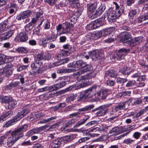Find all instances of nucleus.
Here are the masks:
<instances>
[{
    "mask_svg": "<svg viewBox=\"0 0 148 148\" xmlns=\"http://www.w3.org/2000/svg\"><path fill=\"white\" fill-rule=\"evenodd\" d=\"M92 69V67L91 65L87 64L84 67H83L82 69H80L76 73L73 75V78L79 82H82L83 83L79 84L77 86V89L83 88L91 84L89 83L88 80V76L87 75L81 76V75L87 71H90Z\"/></svg>",
    "mask_w": 148,
    "mask_h": 148,
    "instance_id": "1",
    "label": "nucleus"
},
{
    "mask_svg": "<svg viewBox=\"0 0 148 148\" xmlns=\"http://www.w3.org/2000/svg\"><path fill=\"white\" fill-rule=\"evenodd\" d=\"M131 34L129 32H124L121 33L120 35V41L126 46L134 47L138 45L143 40V38L138 37L128 40L131 38Z\"/></svg>",
    "mask_w": 148,
    "mask_h": 148,
    "instance_id": "2",
    "label": "nucleus"
},
{
    "mask_svg": "<svg viewBox=\"0 0 148 148\" xmlns=\"http://www.w3.org/2000/svg\"><path fill=\"white\" fill-rule=\"evenodd\" d=\"M114 3L115 5L116 10L111 12L107 11L103 16L104 20L107 17L108 21L111 23L114 22L117 18L120 17L124 10V8L122 5L119 6L116 2H114Z\"/></svg>",
    "mask_w": 148,
    "mask_h": 148,
    "instance_id": "3",
    "label": "nucleus"
},
{
    "mask_svg": "<svg viewBox=\"0 0 148 148\" xmlns=\"http://www.w3.org/2000/svg\"><path fill=\"white\" fill-rule=\"evenodd\" d=\"M97 86L94 85L87 89L84 91L78 97L77 100L81 101H84L87 98H93L94 93L97 91Z\"/></svg>",
    "mask_w": 148,
    "mask_h": 148,
    "instance_id": "4",
    "label": "nucleus"
},
{
    "mask_svg": "<svg viewBox=\"0 0 148 148\" xmlns=\"http://www.w3.org/2000/svg\"><path fill=\"white\" fill-rule=\"evenodd\" d=\"M86 65V63L82 60H79L70 63L67 65L68 67L70 68L64 70L65 73H71L75 71L77 69H82L83 67Z\"/></svg>",
    "mask_w": 148,
    "mask_h": 148,
    "instance_id": "5",
    "label": "nucleus"
},
{
    "mask_svg": "<svg viewBox=\"0 0 148 148\" xmlns=\"http://www.w3.org/2000/svg\"><path fill=\"white\" fill-rule=\"evenodd\" d=\"M8 133H10L11 136H8L7 140V144L8 147H11L21 138L14 131L10 130Z\"/></svg>",
    "mask_w": 148,
    "mask_h": 148,
    "instance_id": "6",
    "label": "nucleus"
},
{
    "mask_svg": "<svg viewBox=\"0 0 148 148\" xmlns=\"http://www.w3.org/2000/svg\"><path fill=\"white\" fill-rule=\"evenodd\" d=\"M84 58L88 59H89V56H91V57L93 60H95L96 59H100L101 57L102 54L98 50H96L92 52L87 51L83 53Z\"/></svg>",
    "mask_w": 148,
    "mask_h": 148,
    "instance_id": "7",
    "label": "nucleus"
},
{
    "mask_svg": "<svg viewBox=\"0 0 148 148\" xmlns=\"http://www.w3.org/2000/svg\"><path fill=\"white\" fill-rule=\"evenodd\" d=\"M56 81L58 82V83L53 86L49 87L48 88V89L50 91H52L57 90L62 88L66 84V81L62 77H60L56 80Z\"/></svg>",
    "mask_w": 148,
    "mask_h": 148,
    "instance_id": "8",
    "label": "nucleus"
},
{
    "mask_svg": "<svg viewBox=\"0 0 148 148\" xmlns=\"http://www.w3.org/2000/svg\"><path fill=\"white\" fill-rule=\"evenodd\" d=\"M71 51L70 50L62 51L60 53L58 54L57 58L58 60H60L62 64L66 63L68 62L69 60L68 58L64 59H63V56H68L70 55Z\"/></svg>",
    "mask_w": 148,
    "mask_h": 148,
    "instance_id": "9",
    "label": "nucleus"
},
{
    "mask_svg": "<svg viewBox=\"0 0 148 148\" xmlns=\"http://www.w3.org/2000/svg\"><path fill=\"white\" fill-rule=\"evenodd\" d=\"M110 104H107L100 106L98 107L97 110L95 113L97 116H104L109 110L108 108Z\"/></svg>",
    "mask_w": 148,
    "mask_h": 148,
    "instance_id": "10",
    "label": "nucleus"
},
{
    "mask_svg": "<svg viewBox=\"0 0 148 148\" xmlns=\"http://www.w3.org/2000/svg\"><path fill=\"white\" fill-rule=\"evenodd\" d=\"M126 103V102H123L119 103L115 106L114 109L110 110L109 113L110 114H113L119 111L125 109Z\"/></svg>",
    "mask_w": 148,
    "mask_h": 148,
    "instance_id": "11",
    "label": "nucleus"
},
{
    "mask_svg": "<svg viewBox=\"0 0 148 148\" xmlns=\"http://www.w3.org/2000/svg\"><path fill=\"white\" fill-rule=\"evenodd\" d=\"M30 111L29 108H27L26 107H24L22 110L19 111L17 115L14 117L16 119V121H19L25 116Z\"/></svg>",
    "mask_w": 148,
    "mask_h": 148,
    "instance_id": "12",
    "label": "nucleus"
},
{
    "mask_svg": "<svg viewBox=\"0 0 148 148\" xmlns=\"http://www.w3.org/2000/svg\"><path fill=\"white\" fill-rule=\"evenodd\" d=\"M32 14L31 10H28L21 12L18 14L16 18L18 20H21V19H24L26 18H28Z\"/></svg>",
    "mask_w": 148,
    "mask_h": 148,
    "instance_id": "13",
    "label": "nucleus"
},
{
    "mask_svg": "<svg viewBox=\"0 0 148 148\" xmlns=\"http://www.w3.org/2000/svg\"><path fill=\"white\" fill-rule=\"evenodd\" d=\"M28 127V125L27 124H24L14 131L21 138L23 136V132L27 130Z\"/></svg>",
    "mask_w": 148,
    "mask_h": 148,
    "instance_id": "14",
    "label": "nucleus"
},
{
    "mask_svg": "<svg viewBox=\"0 0 148 148\" xmlns=\"http://www.w3.org/2000/svg\"><path fill=\"white\" fill-rule=\"evenodd\" d=\"M63 142L61 137L56 138L53 140L51 144V148H60Z\"/></svg>",
    "mask_w": 148,
    "mask_h": 148,
    "instance_id": "15",
    "label": "nucleus"
},
{
    "mask_svg": "<svg viewBox=\"0 0 148 148\" xmlns=\"http://www.w3.org/2000/svg\"><path fill=\"white\" fill-rule=\"evenodd\" d=\"M125 131L123 127H115L110 130L109 132L113 135H118L124 132Z\"/></svg>",
    "mask_w": 148,
    "mask_h": 148,
    "instance_id": "16",
    "label": "nucleus"
},
{
    "mask_svg": "<svg viewBox=\"0 0 148 148\" xmlns=\"http://www.w3.org/2000/svg\"><path fill=\"white\" fill-rule=\"evenodd\" d=\"M12 65L11 63H9L6 65L3 69V71L5 73V76L8 77L12 73Z\"/></svg>",
    "mask_w": 148,
    "mask_h": 148,
    "instance_id": "17",
    "label": "nucleus"
},
{
    "mask_svg": "<svg viewBox=\"0 0 148 148\" xmlns=\"http://www.w3.org/2000/svg\"><path fill=\"white\" fill-rule=\"evenodd\" d=\"M70 22L69 23H68V22H66L62 24V32L59 34V35H60L62 34L68 33L70 30Z\"/></svg>",
    "mask_w": 148,
    "mask_h": 148,
    "instance_id": "18",
    "label": "nucleus"
},
{
    "mask_svg": "<svg viewBox=\"0 0 148 148\" xmlns=\"http://www.w3.org/2000/svg\"><path fill=\"white\" fill-rule=\"evenodd\" d=\"M130 51L129 49L122 48L120 49L116 54L118 57V59L119 60L124 58L125 56L124 53Z\"/></svg>",
    "mask_w": 148,
    "mask_h": 148,
    "instance_id": "19",
    "label": "nucleus"
},
{
    "mask_svg": "<svg viewBox=\"0 0 148 148\" xmlns=\"http://www.w3.org/2000/svg\"><path fill=\"white\" fill-rule=\"evenodd\" d=\"M17 38L21 42H25L28 39L27 34L25 32L19 33L18 35Z\"/></svg>",
    "mask_w": 148,
    "mask_h": 148,
    "instance_id": "20",
    "label": "nucleus"
},
{
    "mask_svg": "<svg viewBox=\"0 0 148 148\" xmlns=\"http://www.w3.org/2000/svg\"><path fill=\"white\" fill-rule=\"evenodd\" d=\"M36 13L35 17L38 19L40 17V23L39 24V25L40 26L42 25L44 21L43 17L42 16L43 13V11L41 9H39L38 11L36 12Z\"/></svg>",
    "mask_w": 148,
    "mask_h": 148,
    "instance_id": "21",
    "label": "nucleus"
},
{
    "mask_svg": "<svg viewBox=\"0 0 148 148\" xmlns=\"http://www.w3.org/2000/svg\"><path fill=\"white\" fill-rule=\"evenodd\" d=\"M14 31L13 30H10L4 33L2 35V39L5 40L10 38L13 34Z\"/></svg>",
    "mask_w": 148,
    "mask_h": 148,
    "instance_id": "22",
    "label": "nucleus"
},
{
    "mask_svg": "<svg viewBox=\"0 0 148 148\" xmlns=\"http://www.w3.org/2000/svg\"><path fill=\"white\" fill-rule=\"evenodd\" d=\"M128 101L131 102L132 105H140L142 104V101L141 99L140 98L136 99L131 98Z\"/></svg>",
    "mask_w": 148,
    "mask_h": 148,
    "instance_id": "23",
    "label": "nucleus"
},
{
    "mask_svg": "<svg viewBox=\"0 0 148 148\" xmlns=\"http://www.w3.org/2000/svg\"><path fill=\"white\" fill-rule=\"evenodd\" d=\"M13 112L11 111H10L3 114L0 117V122L1 121H3L5 120L10 117L13 114Z\"/></svg>",
    "mask_w": 148,
    "mask_h": 148,
    "instance_id": "24",
    "label": "nucleus"
},
{
    "mask_svg": "<svg viewBox=\"0 0 148 148\" xmlns=\"http://www.w3.org/2000/svg\"><path fill=\"white\" fill-rule=\"evenodd\" d=\"M89 118V116L86 115L85 116L83 119L79 121L74 126L75 127H78L81 125L85 123L86 121Z\"/></svg>",
    "mask_w": 148,
    "mask_h": 148,
    "instance_id": "25",
    "label": "nucleus"
},
{
    "mask_svg": "<svg viewBox=\"0 0 148 148\" xmlns=\"http://www.w3.org/2000/svg\"><path fill=\"white\" fill-rule=\"evenodd\" d=\"M97 5V3L95 2L87 5L88 10L91 13L94 12L96 8Z\"/></svg>",
    "mask_w": 148,
    "mask_h": 148,
    "instance_id": "26",
    "label": "nucleus"
},
{
    "mask_svg": "<svg viewBox=\"0 0 148 148\" xmlns=\"http://www.w3.org/2000/svg\"><path fill=\"white\" fill-rule=\"evenodd\" d=\"M95 92L94 93V96L95 98H93L92 99L90 100L91 102H93L96 101L97 100L101 99V93L100 91L97 92Z\"/></svg>",
    "mask_w": 148,
    "mask_h": 148,
    "instance_id": "27",
    "label": "nucleus"
},
{
    "mask_svg": "<svg viewBox=\"0 0 148 148\" xmlns=\"http://www.w3.org/2000/svg\"><path fill=\"white\" fill-rule=\"evenodd\" d=\"M120 72L123 75H128L131 73V71L129 68L124 66L120 70Z\"/></svg>",
    "mask_w": 148,
    "mask_h": 148,
    "instance_id": "28",
    "label": "nucleus"
},
{
    "mask_svg": "<svg viewBox=\"0 0 148 148\" xmlns=\"http://www.w3.org/2000/svg\"><path fill=\"white\" fill-rule=\"evenodd\" d=\"M74 139V135L73 134H71L67 136H65L62 138L63 141L66 142H70Z\"/></svg>",
    "mask_w": 148,
    "mask_h": 148,
    "instance_id": "29",
    "label": "nucleus"
},
{
    "mask_svg": "<svg viewBox=\"0 0 148 148\" xmlns=\"http://www.w3.org/2000/svg\"><path fill=\"white\" fill-rule=\"evenodd\" d=\"M104 20L103 18H100L94 22L96 28L102 25L103 24V21Z\"/></svg>",
    "mask_w": 148,
    "mask_h": 148,
    "instance_id": "30",
    "label": "nucleus"
},
{
    "mask_svg": "<svg viewBox=\"0 0 148 148\" xmlns=\"http://www.w3.org/2000/svg\"><path fill=\"white\" fill-rule=\"evenodd\" d=\"M70 6L72 8H75L79 3V0H68Z\"/></svg>",
    "mask_w": 148,
    "mask_h": 148,
    "instance_id": "31",
    "label": "nucleus"
},
{
    "mask_svg": "<svg viewBox=\"0 0 148 148\" xmlns=\"http://www.w3.org/2000/svg\"><path fill=\"white\" fill-rule=\"evenodd\" d=\"M41 64V63H40L39 62H37L36 61L32 63L31 65L32 69L34 71L36 70L37 71Z\"/></svg>",
    "mask_w": 148,
    "mask_h": 148,
    "instance_id": "32",
    "label": "nucleus"
},
{
    "mask_svg": "<svg viewBox=\"0 0 148 148\" xmlns=\"http://www.w3.org/2000/svg\"><path fill=\"white\" fill-rule=\"evenodd\" d=\"M106 74L109 77H114L116 76V73L113 70H110L106 71Z\"/></svg>",
    "mask_w": 148,
    "mask_h": 148,
    "instance_id": "33",
    "label": "nucleus"
},
{
    "mask_svg": "<svg viewBox=\"0 0 148 148\" xmlns=\"http://www.w3.org/2000/svg\"><path fill=\"white\" fill-rule=\"evenodd\" d=\"M17 10V7L15 5H13L10 7L8 9L9 13L11 14H15Z\"/></svg>",
    "mask_w": 148,
    "mask_h": 148,
    "instance_id": "34",
    "label": "nucleus"
},
{
    "mask_svg": "<svg viewBox=\"0 0 148 148\" xmlns=\"http://www.w3.org/2000/svg\"><path fill=\"white\" fill-rule=\"evenodd\" d=\"M95 107V106L93 104L89 105L86 106L85 107L79 109L80 111H86L90 110L92 109Z\"/></svg>",
    "mask_w": 148,
    "mask_h": 148,
    "instance_id": "35",
    "label": "nucleus"
},
{
    "mask_svg": "<svg viewBox=\"0 0 148 148\" xmlns=\"http://www.w3.org/2000/svg\"><path fill=\"white\" fill-rule=\"evenodd\" d=\"M17 121H16V119L14 117V118L11 120L10 121H8L4 125V127H8L14 124L15 122Z\"/></svg>",
    "mask_w": 148,
    "mask_h": 148,
    "instance_id": "36",
    "label": "nucleus"
},
{
    "mask_svg": "<svg viewBox=\"0 0 148 148\" xmlns=\"http://www.w3.org/2000/svg\"><path fill=\"white\" fill-rule=\"evenodd\" d=\"M67 18L69 21L71 22L75 23L77 21V18L73 14H69L67 16Z\"/></svg>",
    "mask_w": 148,
    "mask_h": 148,
    "instance_id": "37",
    "label": "nucleus"
},
{
    "mask_svg": "<svg viewBox=\"0 0 148 148\" xmlns=\"http://www.w3.org/2000/svg\"><path fill=\"white\" fill-rule=\"evenodd\" d=\"M83 10V8L82 7L79 8L73 14L77 18L81 15Z\"/></svg>",
    "mask_w": 148,
    "mask_h": 148,
    "instance_id": "38",
    "label": "nucleus"
},
{
    "mask_svg": "<svg viewBox=\"0 0 148 148\" xmlns=\"http://www.w3.org/2000/svg\"><path fill=\"white\" fill-rule=\"evenodd\" d=\"M37 131L35 128L33 129L28 131L25 134V136L28 137L34 134H37Z\"/></svg>",
    "mask_w": 148,
    "mask_h": 148,
    "instance_id": "39",
    "label": "nucleus"
},
{
    "mask_svg": "<svg viewBox=\"0 0 148 148\" xmlns=\"http://www.w3.org/2000/svg\"><path fill=\"white\" fill-rule=\"evenodd\" d=\"M135 85L138 87H142L145 86V84L143 82L138 79H137L136 81H135Z\"/></svg>",
    "mask_w": 148,
    "mask_h": 148,
    "instance_id": "40",
    "label": "nucleus"
},
{
    "mask_svg": "<svg viewBox=\"0 0 148 148\" xmlns=\"http://www.w3.org/2000/svg\"><path fill=\"white\" fill-rule=\"evenodd\" d=\"M101 99H104L107 96L108 92L106 89H102L101 90Z\"/></svg>",
    "mask_w": 148,
    "mask_h": 148,
    "instance_id": "41",
    "label": "nucleus"
},
{
    "mask_svg": "<svg viewBox=\"0 0 148 148\" xmlns=\"http://www.w3.org/2000/svg\"><path fill=\"white\" fill-rule=\"evenodd\" d=\"M17 103V101L12 98L11 101L10 102V103L8 105V108L10 109H12L14 107Z\"/></svg>",
    "mask_w": 148,
    "mask_h": 148,
    "instance_id": "42",
    "label": "nucleus"
},
{
    "mask_svg": "<svg viewBox=\"0 0 148 148\" xmlns=\"http://www.w3.org/2000/svg\"><path fill=\"white\" fill-rule=\"evenodd\" d=\"M97 124V121H92L88 123L86 126L88 127L91 128L94 127Z\"/></svg>",
    "mask_w": 148,
    "mask_h": 148,
    "instance_id": "43",
    "label": "nucleus"
},
{
    "mask_svg": "<svg viewBox=\"0 0 148 148\" xmlns=\"http://www.w3.org/2000/svg\"><path fill=\"white\" fill-rule=\"evenodd\" d=\"M75 99V97L74 94H71L66 98V101L68 103L73 101Z\"/></svg>",
    "mask_w": 148,
    "mask_h": 148,
    "instance_id": "44",
    "label": "nucleus"
},
{
    "mask_svg": "<svg viewBox=\"0 0 148 148\" xmlns=\"http://www.w3.org/2000/svg\"><path fill=\"white\" fill-rule=\"evenodd\" d=\"M95 27L94 22H92L87 25L86 28L89 30H92L96 29Z\"/></svg>",
    "mask_w": 148,
    "mask_h": 148,
    "instance_id": "45",
    "label": "nucleus"
},
{
    "mask_svg": "<svg viewBox=\"0 0 148 148\" xmlns=\"http://www.w3.org/2000/svg\"><path fill=\"white\" fill-rule=\"evenodd\" d=\"M44 27L45 29H48L50 27V22L48 19L45 20V22L44 24Z\"/></svg>",
    "mask_w": 148,
    "mask_h": 148,
    "instance_id": "46",
    "label": "nucleus"
},
{
    "mask_svg": "<svg viewBox=\"0 0 148 148\" xmlns=\"http://www.w3.org/2000/svg\"><path fill=\"white\" fill-rule=\"evenodd\" d=\"M135 81L132 80L128 81L125 85L126 87H132L135 85Z\"/></svg>",
    "mask_w": 148,
    "mask_h": 148,
    "instance_id": "47",
    "label": "nucleus"
},
{
    "mask_svg": "<svg viewBox=\"0 0 148 148\" xmlns=\"http://www.w3.org/2000/svg\"><path fill=\"white\" fill-rule=\"evenodd\" d=\"M102 36H106L108 34L110 35V31L108 29H103L101 30Z\"/></svg>",
    "mask_w": 148,
    "mask_h": 148,
    "instance_id": "48",
    "label": "nucleus"
},
{
    "mask_svg": "<svg viewBox=\"0 0 148 148\" xmlns=\"http://www.w3.org/2000/svg\"><path fill=\"white\" fill-rule=\"evenodd\" d=\"M127 80L126 78H123L119 77L117 79L116 82L119 84H123L126 82Z\"/></svg>",
    "mask_w": 148,
    "mask_h": 148,
    "instance_id": "49",
    "label": "nucleus"
},
{
    "mask_svg": "<svg viewBox=\"0 0 148 148\" xmlns=\"http://www.w3.org/2000/svg\"><path fill=\"white\" fill-rule=\"evenodd\" d=\"M137 19L138 22L139 23L142 22L143 21L147 20L144 14L140 16Z\"/></svg>",
    "mask_w": 148,
    "mask_h": 148,
    "instance_id": "50",
    "label": "nucleus"
},
{
    "mask_svg": "<svg viewBox=\"0 0 148 148\" xmlns=\"http://www.w3.org/2000/svg\"><path fill=\"white\" fill-rule=\"evenodd\" d=\"M28 67V65H21L17 66V70L18 71H21L23 70L26 69Z\"/></svg>",
    "mask_w": 148,
    "mask_h": 148,
    "instance_id": "51",
    "label": "nucleus"
},
{
    "mask_svg": "<svg viewBox=\"0 0 148 148\" xmlns=\"http://www.w3.org/2000/svg\"><path fill=\"white\" fill-rule=\"evenodd\" d=\"M134 141V140L131 139L130 138H128L125 139L123 141V143L124 144L130 145Z\"/></svg>",
    "mask_w": 148,
    "mask_h": 148,
    "instance_id": "52",
    "label": "nucleus"
},
{
    "mask_svg": "<svg viewBox=\"0 0 148 148\" xmlns=\"http://www.w3.org/2000/svg\"><path fill=\"white\" fill-rule=\"evenodd\" d=\"M33 26L31 23H29L25 27V30L27 32L31 30L33 28Z\"/></svg>",
    "mask_w": 148,
    "mask_h": 148,
    "instance_id": "53",
    "label": "nucleus"
},
{
    "mask_svg": "<svg viewBox=\"0 0 148 148\" xmlns=\"http://www.w3.org/2000/svg\"><path fill=\"white\" fill-rule=\"evenodd\" d=\"M17 51L19 53H26L27 52V51L25 48L22 47L18 48Z\"/></svg>",
    "mask_w": 148,
    "mask_h": 148,
    "instance_id": "54",
    "label": "nucleus"
},
{
    "mask_svg": "<svg viewBox=\"0 0 148 148\" xmlns=\"http://www.w3.org/2000/svg\"><path fill=\"white\" fill-rule=\"evenodd\" d=\"M141 134V133L140 132H135L134 133L133 136L135 139H138L140 137Z\"/></svg>",
    "mask_w": 148,
    "mask_h": 148,
    "instance_id": "55",
    "label": "nucleus"
},
{
    "mask_svg": "<svg viewBox=\"0 0 148 148\" xmlns=\"http://www.w3.org/2000/svg\"><path fill=\"white\" fill-rule=\"evenodd\" d=\"M32 145V143L29 141H24L21 144V145L23 146H27Z\"/></svg>",
    "mask_w": 148,
    "mask_h": 148,
    "instance_id": "56",
    "label": "nucleus"
},
{
    "mask_svg": "<svg viewBox=\"0 0 148 148\" xmlns=\"http://www.w3.org/2000/svg\"><path fill=\"white\" fill-rule=\"evenodd\" d=\"M108 139V136L107 135H104L101 136L99 138L100 141H104L107 140Z\"/></svg>",
    "mask_w": 148,
    "mask_h": 148,
    "instance_id": "57",
    "label": "nucleus"
},
{
    "mask_svg": "<svg viewBox=\"0 0 148 148\" xmlns=\"http://www.w3.org/2000/svg\"><path fill=\"white\" fill-rule=\"evenodd\" d=\"M0 60L2 64L6 61V56L3 54L0 55Z\"/></svg>",
    "mask_w": 148,
    "mask_h": 148,
    "instance_id": "58",
    "label": "nucleus"
},
{
    "mask_svg": "<svg viewBox=\"0 0 148 148\" xmlns=\"http://www.w3.org/2000/svg\"><path fill=\"white\" fill-rule=\"evenodd\" d=\"M75 122V119H73L69 120L66 123V127L70 126V125L72 124H73Z\"/></svg>",
    "mask_w": 148,
    "mask_h": 148,
    "instance_id": "59",
    "label": "nucleus"
},
{
    "mask_svg": "<svg viewBox=\"0 0 148 148\" xmlns=\"http://www.w3.org/2000/svg\"><path fill=\"white\" fill-rule=\"evenodd\" d=\"M12 99V98L11 97L5 96V97L4 103H7L9 104L10 103V102L11 101Z\"/></svg>",
    "mask_w": 148,
    "mask_h": 148,
    "instance_id": "60",
    "label": "nucleus"
},
{
    "mask_svg": "<svg viewBox=\"0 0 148 148\" xmlns=\"http://www.w3.org/2000/svg\"><path fill=\"white\" fill-rule=\"evenodd\" d=\"M66 111H70L75 110V107L74 106H69L65 108Z\"/></svg>",
    "mask_w": 148,
    "mask_h": 148,
    "instance_id": "61",
    "label": "nucleus"
},
{
    "mask_svg": "<svg viewBox=\"0 0 148 148\" xmlns=\"http://www.w3.org/2000/svg\"><path fill=\"white\" fill-rule=\"evenodd\" d=\"M63 47L65 49V51L70 50L71 52V49L72 48L71 45H70L69 44H67L64 45L63 46Z\"/></svg>",
    "mask_w": 148,
    "mask_h": 148,
    "instance_id": "62",
    "label": "nucleus"
},
{
    "mask_svg": "<svg viewBox=\"0 0 148 148\" xmlns=\"http://www.w3.org/2000/svg\"><path fill=\"white\" fill-rule=\"evenodd\" d=\"M45 68L44 67H41L40 64L39 67L38 69L37 70V71L36 73L38 74L41 73L42 72L45 70Z\"/></svg>",
    "mask_w": 148,
    "mask_h": 148,
    "instance_id": "63",
    "label": "nucleus"
},
{
    "mask_svg": "<svg viewBox=\"0 0 148 148\" xmlns=\"http://www.w3.org/2000/svg\"><path fill=\"white\" fill-rule=\"evenodd\" d=\"M136 14V11L135 10H132L129 12V16L131 18H133Z\"/></svg>",
    "mask_w": 148,
    "mask_h": 148,
    "instance_id": "64",
    "label": "nucleus"
}]
</instances>
